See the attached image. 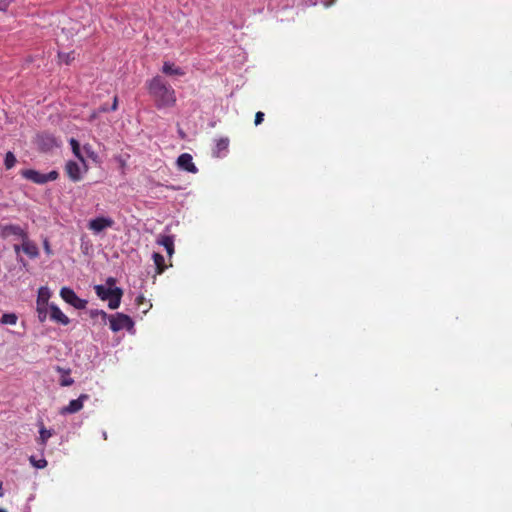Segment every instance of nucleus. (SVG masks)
I'll list each match as a JSON object with an SVG mask.
<instances>
[{"label": "nucleus", "instance_id": "28", "mask_svg": "<svg viewBox=\"0 0 512 512\" xmlns=\"http://www.w3.org/2000/svg\"><path fill=\"white\" fill-rule=\"evenodd\" d=\"M264 120V113L261 112V111H258L256 114H255V120H254V123L256 126L260 125Z\"/></svg>", "mask_w": 512, "mask_h": 512}, {"label": "nucleus", "instance_id": "25", "mask_svg": "<svg viewBox=\"0 0 512 512\" xmlns=\"http://www.w3.org/2000/svg\"><path fill=\"white\" fill-rule=\"evenodd\" d=\"M73 383L74 380L69 375H63L60 380V385L63 387L71 386Z\"/></svg>", "mask_w": 512, "mask_h": 512}, {"label": "nucleus", "instance_id": "15", "mask_svg": "<svg viewBox=\"0 0 512 512\" xmlns=\"http://www.w3.org/2000/svg\"><path fill=\"white\" fill-rule=\"evenodd\" d=\"M54 435V430L52 429H46L43 423L39 424V438L38 443L45 447L47 444V441L50 437Z\"/></svg>", "mask_w": 512, "mask_h": 512}, {"label": "nucleus", "instance_id": "22", "mask_svg": "<svg viewBox=\"0 0 512 512\" xmlns=\"http://www.w3.org/2000/svg\"><path fill=\"white\" fill-rule=\"evenodd\" d=\"M29 461L31 465L37 469H43L47 466V461L44 458L37 460L34 456H30Z\"/></svg>", "mask_w": 512, "mask_h": 512}, {"label": "nucleus", "instance_id": "1", "mask_svg": "<svg viewBox=\"0 0 512 512\" xmlns=\"http://www.w3.org/2000/svg\"><path fill=\"white\" fill-rule=\"evenodd\" d=\"M148 90L156 107L159 109L171 107L176 102L175 90L160 76L150 80Z\"/></svg>", "mask_w": 512, "mask_h": 512}, {"label": "nucleus", "instance_id": "33", "mask_svg": "<svg viewBox=\"0 0 512 512\" xmlns=\"http://www.w3.org/2000/svg\"><path fill=\"white\" fill-rule=\"evenodd\" d=\"M45 250L47 253H50V248H49V244L47 241H45Z\"/></svg>", "mask_w": 512, "mask_h": 512}, {"label": "nucleus", "instance_id": "21", "mask_svg": "<svg viewBox=\"0 0 512 512\" xmlns=\"http://www.w3.org/2000/svg\"><path fill=\"white\" fill-rule=\"evenodd\" d=\"M18 317L15 313H5L1 317V323L5 325H15Z\"/></svg>", "mask_w": 512, "mask_h": 512}, {"label": "nucleus", "instance_id": "27", "mask_svg": "<svg viewBox=\"0 0 512 512\" xmlns=\"http://www.w3.org/2000/svg\"><path fill=\"white\" fill-rule=\"evenodd\" d=\"M116 108H117V97L114 96L113 97V104H112L110 110H116ZM108 110H109V108L106 107L105 105H102L99 108V111H101V112H107Z\"/></svg>", "mask_w": 512, "mask_h": 512}, {"label": "nucleus", "instance_id": "14", "mask_svg": "<svg viewBox=\"0 0 512 512\" xmlns=\"http://www.w3.org/2000/svg\"><path fill=\"white\" fill-rule=\"evenodd\" d=\"M157 243L162 245L169 256H172L174 253V238L170 235H160L157 239Z\"/></svg>", "mask_w": 512, "mask_h": 512}, {"label": "nucleus", "instance_id": "6", "mask_svg": "<svg viewBox=\"0 0 512 512\" xmlns=\"http://www.w3.org/2000/svg\"><path fill=\"white\" fill-rule=\"evenodd\" d=\"M89 399V395L81 394L77 399H73L65 407L60 410L61 415L74 414L79 412L84 405V402Z\"/></svg>", "mask_w": 512, "mask_h": 512}, {"label": "nucleus", "instance_id": "10", "mask_svg": "<svg viewBox=\"0 0 512 512\" xmlns=\"http://www.w3.org/2000/svg\"><path fill=\"white\" fill-rule=\"evenodd\" d=\"M229 144L230 140L228 137H221L217 139L212 152L213 156L217 158H222L226 156Z\"/></svg>", "mask_w": 512, "mask_h": 512}, {"label": "nucleus", "instance_id": "11", "mask_svg": "<svg viewBox=\"0 0 512 512\" xmlns=\"http://www.w3.org/2000/svg\"><path fill=\"white\" fill-rule=\"evenodd\" d=\"M14 249L16 252H18L20 249H22V251L25 254H27L30 258H36L39 255V250H38L37 245L29 240H24L21 247L18 245H15Z\"/></svg>", "mask_w": 512, "mask_h": 512}, {"label": "nucleus", "instance_id": "20", "mask_svg": "<svg viewBox=\"0 0 512 512\" xmlns=\"http://www.w3.org/2000/svg\"><path fill=\"white\" fill-rule=\"evenodd\" d=\"M49 314V305H37V316L38 320L43 323L46 321Z\"/></svg>", "mask_w": 512, "mask_h": 512}, {"label": "nucleus", "instance_id": "19", "mask_svg": "<svg viewBox=\"0 0 512 512\" xmlns=\"http://www.w3.org/2000/svg\"><path fill=\"white\" fill-rule=\"evenodd\" d=\"M50 297V292L48 288L41 287L38 291V297H37V305H49L48 300Z\"/></svg>", "mask_w": 512, "mask_h": 512}, {"label": "nucleus", "instance_id": "12", "mask_svg": "<svg viewBox=\"0 0 512 512\" xmlns=\"http://www.w3.org/2000/svg\"><path fill=\"white\" fill-rule=\"evenodd\" d=\"M65 170L72 181L77 182L81 179V166L79 163L68 161L65 165Z\"/></svg>", "mask_w": 512, "mask_h": 512}, {"label": "nucleus", "instance_id": "24", "mask_svg": "<svg viewBox=\"0 0 512 512\" xmlns=\"http://www.w3.org/2000/svg\"><path fill=\"white\" fill-rule=\"evenodd\" d=\"M70 145L72 147L73 153L81 160L82 164H84V159L80 155V147L78 141L74 138H71Z\"/></svg>", "mask_w": 512, "mask_h": 512}, {"label": "nucleus", "instance_id": "7", "mask_svg": "<svg viewBox=\"0 0 512 512\" xmlns=\"http://www.w3.org/2000/svg\"><path fill=\"white\" fill-rule=\"evenodd\" d=\"M177 165L180 169L189 173L196 174L198 172V168L193 163V158L189 153H182L177 158Z\"/></svg>", "mask_w": 512, "mask_h": 512}, {"label": "nucleus", "instance_id": "34", "mask_svg": "<svg viewBox=\"0 0 512 512\" xmlns=\"http://www.w3.org/2000/svg\"><path fill=\"white\" fill-rule=\"evenodd\" d=\"M129 325H130V333H132L133 326H134V322L132 321V319H131V318H130Z\"/></svg>", "mask_w": 512, "mask_h": 512}, {"label": "nucleus", "instance_id": "36", "mask_svg": "<svg viewBox=\"0 0 512 512\" xmlns=\"http://www.w3.org/2000/svg\"><path fill=\"white\" fill-rule=\"evenodd\" d=\"M0 512H7V511L3 508H0Z\"/></svg>", "mask_w": 512, "mask_h": 512}, {"label": "nucleus", "instance_id": "23", "mask_svg": "<svg viewBox=\"0 0 512 512\" xmlns=\"http://www.w3.org/2000/svg\"><path fill=\"white\" fill-rule=\"evenodd\" d=\"M16 163V157L12 152H7L4 160V164L7 169H11Z\"/></svg>", "mask_w": 512, "mask_h": 512}, {"label": "nucleus", "instance_id": "4", "mask_svg": "<svg viewBox=\"0 0 512 512\" xmlns=\"http://www.w3.org/2000/svg\"><path fill=\"white\" fill-rule=\"evenodd\" d=\"M60 296L66 303L76 309H84L86 307L87 301L79 298L76 293L68 287H63L60 290Z\"/></svg>", "mask_w": 512, "mask_h": 512}, {"label": "nucleus", "instance_id": "17", "mask_svg": "<svg viewBox=\"0 0 512 512\" xmlns=\"http://www.w3.org/2000/svg\"><path fill=\"white\" fill-rule=\"evenodd\" d=\"M162 72L167 75H178V76L184 75V71L181 68L175 67L174 64L170 63V62H164L163 67H162Z\"/></svg>", "mask_w": 512, "mask_h": 512}, {"label": "nucleus", "instance_id": "32", "mask_svg": "<svg viewBox=\"0 0 512 512\" xmlns=\"http://www.w3.org/2000/svg\"><path fill=\"white\" fill-rule=\"evenodd\" d=\"M2 486H3V482L0 480V497H3V495H4Z\"/></svg>", "mask_w": 512, "mask_h": 512}, {"label": "nucleus", "instance_id": "35", "mask_svg": "<svg viewBox=\"0 0 512 512\" xmlns=\"http://www.w3.org/2000/svg\"><path fill=\"white\" fill-rule=\"evenodd\" d=\"M103 437H104V439L107 438L106 432H103Z\"/></svg>", "mask_w": 512, "mask_h": 512}, {"label": "nucleus", "instance_id": "29", "mask_svg": "<svg viewBox=\"0 0 512 512\" xmlns=\"http://www.w3.org/2000/svg\"><path fill=\"white\" fill-rule=\"evenodd\" d=\"M55 370L62 375H69L71 372V370L69 368H63L60 366H56Z\"/></svg>", "mask_w": 512, "mask_h": 512}, {"label": "nucleus", "instance_id": "16", "mask_svg": "<svg viewBox=\"0 0 512 512\" xmlns=\"http://www.w3.org/2000/svg\"><path fill=\"white\" fill-rule=\"evenodd\" d=\"M136 310L140 314H146L152 307L150 300L146 299L144 296L140 295L136 298Z\"/></svg>", "mask_w": 512, "mask_h": 512}, {"label": "nucleus", "instance_id": "18", "mask_svg": "<svg viewBox=\"0 0 512 512\" xmlns=\"http://www.w3.org/2000/svg\"><path fill=\"white\" fill-rule=\"evenodd\" d=\"M156 274H161L166 269L164 257L159 253H153Z\"/></svg>", "mask_w": 512, "mask_h": 512}, {"label": "nucleus", "instance_id": "8", "mask_svg": "<svg viewBox=\"0 0 512 512\" xmlns=\"http://www.w3.org/2000/svg\"><path fill=\"white\" fill-rule=\"evenodd\" d=\"M110 329L114 332H118L123 328L128 327V316L122 313L108 316Z\"/></svg>", "mask_w": 512, "mask_h": 512}, {"label": "nucleus", "instance_id": "2", "mask_svg": "<svg viewBox=\"0 0 512 512\" xmlns=\"http://www.w3.org/2000/svg\"><path fill=\"white\" fill-rule=\"evenodd\" d=\"M96 295L101 300H107L110 309H116L119 307L122 290L114 286V280L109 278L103 285L95 286Z\"/></svg>", "mask_w": 512, "mask_h": 512}, {"label": "nucleus", "instance_id": "3", "mask_svg": "<svg viewBox=\"0 0 512 512\" xmlns=\"http://www.w3.org/2000/svg\"><path fill=\"white\" fill-rule=\"evenodd\" d=\"M21 176L35 184H45L49 181L56 180L59 177V173L56 170H52L44 174L33 169H26L21 171Z\"/></svg>", "mask_w": 512, "mask_h": 512}, {"label": "nucleus", "instance_id": "9", "mask_svg": "<svg viewBox=\"0 0 512 512\" xmlns=\"http://www.w3.org/2000/svg\"><path fill=\"white\" fill-rule=\"evenodd\" d=\"M49 316L50 319L56 323L62 325H68L70 323V319L54 303L49 305Z\"/></svg>", "mask_w": 512, "mask_h": 512}, {"label": "nucleus", "instance_id": "5", "mask_svg": "<svg viewBox=\"0 0 512 512\" xmlns=\"http://www.w3.org/2000/svg\"><path fill=\"white\" fill-rule=\"evenodd\" d=\"M37 144L43 151H50L60 146L58 139L50 133H41L37 136Z\"/></svg>", "mask_w": 512, "mask_h": 512}, {"label": "nucleus", "instance_id": "31", "mask_svg": "<svg viewBox=\"0 0 512 512\" xmlns=\"http://www.w3.org/2000/svg\"><path fill=\"white\" fill-rule=\"evenodd\" d=\"M8 7V3L5 0H0V11H5Z\"/></svg>", "mask_w": 512, "mask_h": 512}, {"label": "nucleus", "instance_id": "30", "mask_svg": "<svg viewBox=\"0 0 512 512\" xmlns=\"http://www.w3.org/2000/svg\"><path fill=\"white\" fill-rule=\"evenodd\" d=\"M59 59L62 61V62H65L66 64H68L70 62V55L69 54H61L59 53Z\"/></svg>", "mask_w": 512, "mask_h": 512}, {"label": "nucleus", "instance_id": "26", "mask_svg": "<svg viewBox=\"0 0 512 512\" xmlns=\"http://www.w3.org/2000/svg\"><path fill=\"white\" fill-rule=\"evenodd\" d=\"M91 317L101 316V318L105 321L108 318V315L103 310H91Z\"/></svg>", "mask_w": 512, "mask_h": 512}, {"label": "nucleus", "instance_id": "13", "mask_svg": "<svg viewBox=\"0 0 512 512\" xmlns=\"http://www.w3.org/2000/svg\"><path fill=\"white\" fill-rule=\"evenodd\" d=\"M111 225L112 220L104 217H98L89 222V229L95 233H99Z\"/></svg>", "mask_w": 512, "mask_h": 512}]
</instances>
